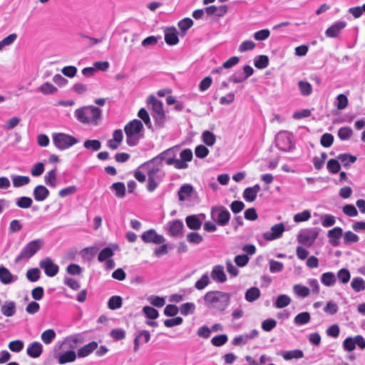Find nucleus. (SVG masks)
Segmentation results:
<instances>
[{
	"instance_id": "obj_6",
	"label": "nucleus",
	"mask_w": 365,
	"mask_h": 365,
	"mask_svg": "<svg viewBox=\"0 0 365 365\" xmlns=\"http://www.w3.org/2000/svg\"><path fill=\"white\" fill-rule=\"evenodd\" d=\"M178 148H171L161 153L158 156L153 159H158L157 163L162 164V161L165 160L168 165H173L176 169H186L188 167L187 164L183 162L178 161L177 157Z\"/></svg>"
},
{
	"instance_id": "obj_1",
	"label": "nucleus",
	"mask_w": 365,
	"mask_h": 365,
	"mask_svg": "<svg viewBox=\"0 0 365 365\" xmlns=\"http://www.w3.org/2000/svg\"><path fill=\"white\" fill-rule=\"evenodd\" d=\"M203 299L207 309L222 312L230 304V296L225 292L209 291L204 295Z\"/></svg>"
},
{
	"instance_id": "obj_23",
	"label": "nucleus",
	"mask_w": 365,
	"mask_h": 365,
	"mask_svg": "<svg viewBox=\"0 0 365 365\" xmlns=\"http://www.w3.org/2000/svg\"><path fill=\"white\" fill-rule=\"evenodd\" d=\"M18 279L16 275H14L11 272L3 265L0 266V282L4 284H9L16 282Z\"/></svg>"
},
{
	"instance_id": "obj_37",
	"label": "nucleus",
	"mask_w": 365,
	"mask_h": 365,
	"mask_svg": "<svg viewBox=\"0 0 365 365\" xmlns=\"http://www.w3.org/2000/svg\"><path fill=\"white\" fill-rule=\"evenodd\" d=\"M311 317L309 312H304L298 314L294 319L296 325L301 326L310 322Z\"/></svg>"
},
{
	"instance_id": "obj_60",
	"label": "nucleus",
	"mask_w": 365,
	"mask_h": 365,
	"mask_svg": "<svg viewBox=\"0 0 365 365\" xmlns=\"http://www.w3.org/2000/svg\"><path fill=\"white\" fill-rule=\"evenodd\" d=\"M21 122V118L19 117H12L9 118L5 124L3 125L4 130H10L15 128Z\"/></svg>"
},
{
	"instance_id": "obj_40",
	"label": "nucleus",
	"mask_w": 365,
	"mask_h": 365,
	"mask_svg": "<svg viewBox=\"0 0 365 365\" xmlns=\"http://www.w3.org/2000/svg\"><path fill=\"white\" fill-rule=\"evenodd\" d=\"M336 277L341 283L345 284L349 282L351 274L349 269L342 268L338 271Z\"/></svg>"
},
{
	"instance_id": "obj_20",
	"label": "nucleus",
	"mask_w": 365,
	"mask_h": 365,
	"mask_svg": "<svg viewBox=\"0 0 365 365\" xmlns=\"http://www.w3.org/2000/svg\"><path fill=\"white\" fill-rule=\"evenodd\" d=\"M150 339V334L147 330H139L135 334L134 339V351H138L140 347V342L148 343Z\"/></svg>"
},
{
	"instance_id": "obj_18",
	"label": "nucleus",
	"mask_w": 365,
	"mask_h": 365,
	"mask_svg": "<svg viewBox=\"0 0 365 365\" xmlns=\"http://www.w3.org/2000/svg\"><path fill=\"white\" fill-rule=\"evenodd\" d=\"M346 23L343 21H338L329 26L325 31L327 37L335 38L346 27Z\"/></svg>"
},
{
	"instance_id": "obj_35",
	"label": "nucleus",
	"mask_w": 365,
	"mask_h": 365,
	"mask_svg": "<svg viewBox=\"0 0 365 365\" xmlns=\"http://www.w3.org/2000/svg\"><path fill=\"white\" fill-rule=\"evenodd\" d=\"M260 297V291L257 287H251L245 292V299L249 302L257 300Z\"/></svg>"
},
{
	"instance_id": "obj_13",
	"label": "nucleus",
	"mask_w": 365,
	"mask_h": 365,
	"mask_svg": "<svg viewBox=\"0 0 365 365\" xmlns=\"http://www.w3.org/2000/svg\"><path fill=\"white\" fill-rule=\"evenodd\" d=\"M39 267L43 269L45 274L50 277L56 276L59 270V267L49 257H46L41 260Z\"/></svg>"
},
{
	"instance_id": "obj_36",
	"label": "nucleus",
	"mask_w": 365,
	"mask_h": 365,
	"mask_svg": "<svg viewBox=\"0 0 365 365\" xmlns=\"http://www.w3.org/2000/svg\"><path fill=\"white\" fill-rule=\"evenodd\" d=\"M11 180L13 185L15 187H19L28 185L30 182V178L28 176L23 175H12Z\"/></svg>"
},
{
	"instance_id": "obj_52",
	"label": "nucleus",
	"mask_w": 365,
	"mask_h": 365,
	"mask_svg": "<svg viewBox=\"0 0 365 365\" xmlns=\"http://www.w3.org/2000/svg\"><path fill=\"white\" fill-rule=\"evenodd\" d=\"M298 86L303 96H309L312 92V86L309 82L300 81L298 83Z\"/></svg>"
},
{
	"instance_id": "obj_33",
	"label": "nucleus",
	"mask_w": 365,
	"mask_h": 365,
	"mask_svg": "<svg viewBox=\"0 0 365 365\" xmlns=\"http://www.w3.org/2000/svg\"><path fill=\"white\" fill-rule=\"evenodd\" d=\"M321 282L326 287H332L336 282V275L331 272H324L321 275Z\"/></svg>"
},
{
	"instance_id": "obj_43",
	"label": "nucleus",
	"mask_w": 365,
	"mask_h": 365,
	"mask_svg": "<svg viewBox=\"0 0 365 365\" xmlns=\"http://www.w3.org/2000/svg\"><path fill=\"white\" fill-rule=\"evenodd\" d=\"M294 293L299 297L305 298L309 296L310 290L307 287L295 284L293 287Z\"/></svg>"
},
{
	"instance_id": "obj_42",
	"label": "nucleus",
	"mask_w": 365,
	"mask_h": 365,
	"mask_svg": "<svg viewBox=\"0 0 365 365\" xmlns=\"http://www.w3.org/2000/svg\"><path fill=\"white\" fill-rule=\"evenodd\" d=\"M56 332L53 329H49L44 331L41 335V339L42 341L46 344H51L56 338Z\"/></svg>"
},
{
	"instance_id": "obj_24",
	"label": "nucleus",
	"mask_w": 365,
	"mask_h": 365,
	"mask_svg": "<svg viewBox=\"0 0 365 365\" xmlns=\"http://www.w3.org/2000/svg\"><path fill=\"white\" fill-rule=\"evenodd\" d=\"M1 312L6 317L14 316L16 312V303L14 301H6L1 307Z\"/></svg>"
},
{
	"instance_id": "obj_15",
	"label": "nucleus",
	"mask_w": 365,
	"mask_h": 365,
	"mask_svg": "<svg viewBox=\"0 0 365 365\" xmlns=\"http://www.w3.org/2000/svg\"><path fill=\"white\" fill-rule=\"evenodd\" d=\"M284 230L282 223L276 224L271 227L269 231L263 233V238L268 241L274 240L281 237Z\"/></svg>"
},
{
	"instance_id": "obj_11",
	"label": "nucleus",
	"mask_w": 365,
	"mask_h": 365,
	"mask_svg": "<svg viewBox=\"0 0 365 365\" xmlns=\"http://www.w3.org/2000/svg\"><path fill=\"white\" fill-rule=\"evenodd\" d=\"M164 229L171 237H178L182 235L184 225L180 220H174L168 222Z\"/></svg>"
},
{
	"instance_id": "obj_5",
	"label": "nucleus",
	"mask_w": 365,
	"mask_h": 365,
	"mask_svg": "<svg viewBox=\"0 0 365 365\" xmlns=\"http://www.w3.org/2000/svg\"><path fill=\"white\" fill-rule=\"evenodd\" d=\"M44 242L41 239H36L28 242L22 249L21 252L16 256L15 262L16 263L25 260L27 261L36 255L43 247Z\"/></svg>"
},
{
	"instance_id": "obj_2",
	"label": "nucleus",
	"mask_w": 365,
	"mask_h": 365,
	"mask_svg": "<svg viewBox=\"0 0 365 365\" xmlns=\"http://www.w3.org/2000/svg\"><path fill=\"white\" fill-rule=\"evenodd\" d=\"M158 159H152L143 165L146 170L148 175L147 189L149 192H153L162 182L165 173L162 170V164L157 163Z\"/></svg>"
},
{
	"instance_id": "obj_16",
	"label": "nucleus",
	"mask_w": 365,
	"mask_h": 365,
	"mask_svg": "<svg viewBox=\"0 0 365 365\" xmlns=\"http://www.w3.org/2000/svg\"><path fill=\"white\" fill-rule=\"evenodd\" d=\"M317 235L318 233L314 230H304L298 235V241L303 245H311L315 241Z\"/></svg>"
},
{
	"instance_id": "obj_3",
	"label": "nucleus",
	"mask_w": 365,
	"mask_h": 365,
	"mask_svg": "<svg viewBox=\"0 0 365 365\" xmlns=\"http://www.w3.org/2000/svg\"><path fill=\"white\" fill-rule=\"evenodd\" d=\"M74 115L81 123L96 126L102 116V110L93 106H83L75 110Z\"/></svg>"
},
{
	"instance_id": "obj_27",
	"label": "nucleus",
	"mask_w": 365,
	"mask_h": 365,
	"mask_svg": "<svg viewBox=\"0 0 365 365\" xmlns=\"http://www.w3.org/2000/svg\"><path fill=\"white\" fill-rule=\"evenodd\" d=\"M97 348L98 343L96 341H91L78 349L77 351V356L79 358L86 357L88 355H90Z\"/></svg>"
},
{
	"instance_id": "obj_63",
	"label": "nucleus",
	"mask_w": 365,
	"mask_h": 365,
	"mask_svg": "<svg viewBox=\"0 0 365 365\" xmlns=\"http://www.w3.org/2000/svg\"><path fill=\"white\" fill-rule=\"evenodd\" d=\"M143 312L148 318L151 319H155L159 316L158 310L149 306L144 307L143 308Z\"/></svg>"
},
{
	"instance_id": "obj_26",
	"label": "nucleus",
	"mask_w": 365,
	"mask_h": 365,
	"mask_svg": "<svg viewBox=\"0 0 365 365\" xmlns=\"http://www.w3.org/2000/svg\"><path fill=\"white\" fill-rule=\"evenodd\" d=\"M260 186L258 184L255 185L252 187H249L245 189L242 196L247 202H253L257 195V193L260 190Z\"/></svg>"
},
{
	"instance_id": "obj_45",
	"label": "nucleus",
	"mask_w": 365,
	"mask_h": 365,
	"mask_svg": "<svg viewBox=\"0 0 365 365\" xmlns=\"http://www.w3.org/2000/svg\"><path fill=\"white\" fill-rule=\"evenodd\" d=\"M83 147L89 150L98 151L101 148V143L98 140H86L83 143Z\"/></svg>"
},
{
	"instance_id": "obj_64",
	"label": "nucleus",
	"mask_w": 365,
	"mask_h": 365,
	"mask_svg": "<svg viewBox=\"0 0 365 365\" xmlns=\"http://www.w3.org/2000/svg\"><path fill=\"white\" fill-rule=\"evenodd\" d=\"M352 130L349 127H342L338 131V136L342 140L350 138L352 135Z\"/></svg>"
},
{
	"instance_id": "obj_58",
	"label": "nucleus",
	"mask_w": 365,
	"mask_h": 365,
	"mask_svg": "<svg viewBox=\"0 0 365 365\" xmlns=\"http://www.w3.org/2000/svg\"><path fill=\"white\" fill-rule=\"evenodd\" d=\"M193 25V21L190 18H185L178 22V27L181 32L185 34V32Z\"/></svg>"
},
{
	"instance_id": "obj_30",
	"label": "nucleus",
	"mask_w": 365,
	"mask_h": 365,
	"mask_svg": "<svg viewBox=\"0 0 365 365\" xmlns=\"http://www.w3.org/2000/svg\"><path fill=\"white\" fill-rule=\"evenodd\" d=\"M118 246L117 245H112L111 247H105L103 249L98 257V260L101 262H104L114 255V250H118Z\"/></svg>"
},
{
	"instance_id": "obj_32",
	"label": "nucleus",
	"mask_w": 365,
	"mask_h": 365,
	"mask_svg": "<svg viewBox=\"0 0 365 365\" xmlns=\"http://www.w3.org/2000/svg\"><path fill=\"white\" fill-rule=\"evenodd\" d=\"M280 355L284 360L289 361L293 359H299L304 356V353L302 350L294 349L290 351H281Z\"/></svg>"
},
{
	"instance_id": "obj_61",
	"label": "nucleus",
	"mask_w": 365,
	"mask_h": 365,
	"mask_svg": "<svg viewBox=\"0 0 365 365\" xmlns=\"http://www.w3.org/2000/svg\"><path fill=\"white\" fill-rule=\"evenodd\" d=\"M41 272L38 268L29 269L26 272L27 279L32 282H36L39 279Z\"/></svg>"
},
{
	"instance_id": "obj_10",
	"label": "nucleus",
	"mask_w": 365,
	"mask_h": 365,
	"mask_svg": "<svg viewBox=\"0 0 365 365\" xmlns=\"http://www.w3.org/2000/svg\"><path fill=\"white\" fill-rule=\"evenodd\" d=\"M361 349H365V339L361 335H356L354 337H347L343 341V348L346 351H351L355 349L356 346Z\"/></svg>"
},
{
	"instance_id": "obj_39",
	"label": "nucleus",
	"mask_w": 365,
	"mask_h": 365,
	"mask_svg": "<svg viewBox=\"0 0 365 365\" xmlns=\"http://www.w3.org/2000/svg\"><path fill=\"white\" fill-rule=\"evenodd\" d=\"M351 287L356 292L365 290V281L361 277H354L351 282Z\"/></svg>"
},
{
	"instance_id": "obj_56",
	"label": "nucleus",
	"mask_w": 365,
	"mask_h": 365,
	"mask_svg": "<svg viewBox=\"0 0 365 365\" xmlns=\"http://www.w3.org/2000/svg\"><path fill=\"white\" fill-rule=\"evenodd\" d=\"M268 64L269 58L265 55L259 56L255 59V66L259 69L265 68Z\"/></svg>"
},
{
	"instance_id": "obj_41",
	"label": "nucleus",
	"mask_w": 365,
	"mask_h": 365,
	"mask_svg": "<svg viewBox=\"0 0 365 365\" xmlns=\"http://www.w3.org/2000/svg\"><path fill=\"white\" fill-rule=\"evenodd\" d=\"M45 182L47 185L55 187L56 186V169L54 168L49 172L44 177Z\"/></svg>"
},
{
	"instance_id": "obj_8",
	"label": "nucleus",
	"mask_w": 365,
	"mask_h": 365,
	"mask_svg": "<svg viewBox=\"0 0 365 365\" xmlns=\"http://www.w3.org/2000/svg\"><path fill=\"white\" fill-rule=\"evenodd\" d=\"M148 103L151 104L153 110V117L156 124L162 126L165 122V115L163 108V103L154 96H150L148 98Z\"/></svg>"
},
{
	"instance_id": "obj_47",
	"label": "nucleus",
	"mask_w": 365,
	"mask_h": 365,
	"mask_svg": "<svg viewBox=\"0 0 365 365\" xmlns=\"http://www.w3.org/2000/svg\"><path fill=\"white\" fill-rule=\"evenodd\" d=\"M202 141L207 146H212L216 141L215 135L209 130H205L202 134Z\"/></svg>"
},
{
	"instance_id": "obj_55",
	"label": "nucleus",
	"mask_w": 365,
	"mask_h": 365,
	"mask_svg": "<svg viewBox=\"0 0 365 365\" xmlns=\"http://www.w3.org/2000/svg\"><path fill=\"white\" fill-rule=\"evenodd\" d=\"M38 91L44 95H48L56 93L57 88L51 83L46 82L38 88Z\"/></svg>"
},
{
	"instance_id": "obj_22",
	"label": "nucleus",
	"mask_w": 365,
	"mask_h": 365,
	"mask_svg": "<svg viewBox=\"0 0 365 365\" xmlns=\"http://www.w3.org/2000/svg\"><path fill=\"white\" fill-rule=\"evenodd\" d=\"M200 216L205 217L203 214H201ZM185 223L189 229L198 230L202 225V221L200 220V215H191L186 217Z\"/></svg>"
},
{
	"instance_id": "obj_57",
	"label": "nucleus",
	"mask_w": 365,
	"mask_h": 365,
	"mask_svg": "<svg viewBox=\"0 0 365 365\" xmlns=\"http://www.w3.org/2000/svg\"><path fill=\"white\" fill-rule=\"evenodd\" d=\"M17 38L16 34H11L8 36L0 41V51H1L5 46L12 45Z\"/></svg>"
},
{
	"instance_id": "obj_62",
	"label": "nucleus",
	"mask_w": 365,
	"mask_h": 365,
	"mask_svg": "<svg viewBox=\"0 0 365 365\" xmlns=\"http://www.w3.org/2000/svg\"><path fill=\"white\" fill-rule=\"evenodd\" d=\"M269 272L272 273L280 272L284 269L283 263L274 259H270L269 261Z\"/></svg>"
},
{
	"instance_id": "obj_50",
	"label": "nucleus",
	"mask_w": 365,
	"mask_h": 365,
	"mask_svg": "<svg viewBox=\"0 0 365 365\" xmlns=\"http://www.w3.org/2000/svg\"><path fill=\"white\" fill-rule=\"evenodd\" d=\"M291 302V299L289 296L286 294H281L278 296L276 302L275 307L278 309L284 308L288 306Z\"/></svg>"
},
{
	"instance_id": "obj_9",
	"label": "nucleus",
	"mask_w": 365,
	"mask_h": 365,
	"mask_svg": "<svg viewBox=\"0 0 365 365\" xmlns=\"http://www.w3.org/2000/svg\"><path fill=\"white\" fill-rule=\"evenodd\" d=\"M211 217L220 226H225L230 221V214L225 207L217 206L212 207Z\"/></svg>"
},
{
	"instance_id": "obj_31",
	"label": "nucleus",
	"mask_w": 365,
	"mask_h": 365,
	"mask_svg": "<svg viewBox=\"0 0 365 365\" xmlns=\"http://www.w3.org/2000/svg\"><path fill=\"white\" fill-rule=\"evenodd\" d=\"M49 195V190L43 185H37L34 189V197L36 201H43Z\"/></svg>"
},
{
	"instance_id": "obj_49",
	"label": "nucleus",
	"mask_w": 365,
	"mask_h": 365,
	"mask_svg": "<svg viewBox=\"0 0 365 365\" xmlns=\"http://www.w3.org/2000/svg\"><path fill=\"white\" fill-rule=\"evenodd\" d=\"M210 282L207 273H205L195 284V287L198 290L205 289Z\"/></svg>"
},
{
	"instance_id": "obj_7",
	"label": "nucleus",
	"mask_w": 365,
	"mask_h": 365,
	"mask_svg": "<svg viewBox=\"0 0 365 365\" xmlns=\"http://www.w3.org/2000/svg\"><path fill=\"white\" fill-rule=\"evenodd\" d=\"M52 140L56 148L60 150H66L79 142L75 137L64 133H53Z\"/></svg>"
},
{
	"instance_id": "obj_38",
	"label": "nucleus",
	"mask_w": 365,
	"mask_h": 365,
	"mask_svg": "<svg viewBox=\"0 0 365 365\" xmlns=\"http://www.w3.org/2000/svg\"><path fill=\"white\" fill-rule=\"evenodd\" d=\"M337 159L342 163L344 167L347 168L356 160V157L348 153H344L339 155Z\"/></svg>"
},
{
	"instance_id": "obj_46",
	"label": "nucleus",
	"mask_w": 365,
	"mask_h": 365,
	"mask_svg": "<svg viewBox=\"0 0 365 365\" xmlns=\"http://www.w3.org/2000/svg\"><path fill=\"white\" fill-rule=\"evenodd\" d=\"M33 200L29 197H20L16 199V205L22 209H28L31 207Z\"/></svg>"
},
{
	"instance_id": "obj_51",
	"label": "nucleus",
	"mask_w": 365,
	"mask_h": 365,
	"mask_svg": "<svg viewBox=\"0 0 365 365\" xmlns=\"http://www.w3.org/2000/svg\"><path fill=\"white\" fill-rule=\"evenodd\" d=\"M195 310V304L192 302L184 303L180 307V312L184 316L194 313Z\"/></svg>"
},
{
	"instance_id": "obj_48",
	"label": "nucleus",
	"mask_w": 365,
	"mask_h": 365,
	"mask_svg": "<svg viewBox=\"0 0 365 365\" xmlns=\"http://www.w3.org/2000/svg\"><path fill=\"white\" fill-rule=\"evenodd\" d=\"M320 220L321 224L324 227H329L336 223V217L330 214L322 215Z\"/></svg>"
},
{
	"instance_id": "obj_29",
	"label": "nucleus",
	"mask_w": 365,
	"mask_h": 365,
	"mask_svg": "<svg viewBox=\"0 0 365 365\" xmlns=\"http://www.w3.org/2000/svg\"><path fill=\"white\" fill-rule=\"evenodd\" d=\"M193 192V187L190 184L182 185L178 191V198L180 201L188 200Z\"/></svg>"
},
{
	"instance_id": "obj_21",
	"label": "nucleus",
	"mask_w": 365,
	"mask_h": 365,
	"mask_svg": "<svg viewBox=\"0 0 365 365\" xmlns=\"http://www.w3.org/2000/svg\"><path fill=\"white\" fill-rule=\"evenodd\" d=\"M211 278L216 282L224 283L227 280V277L222 265H215L211 271Z\"/></svg>"
},
{
	"instance_id": "obj_12",
	"label": "nucleus",
	"mask_w": 365,
	"mask_h": 365,
	"mask_svg": "<svg viewBox=\"0 0 365 365\" xmlns=\"http://www.w3.org/2000/svg\"><path fill=\"white\" fill-rule=\"evenodd\" d=\"M141 239L145 243H153L155 245H160L165 242V238L156 232L153 229L145 231L141 235Z\"/></svg>"
},
{
	"instance_id": "obj_59",
	"label": "nucleus",
	"mask_w": 365,
	"mask_h": 365,
	"mask_svg": "<svg viewBox=\"0 0 365 365\" xmlns=\"http://www.w3.org/2000/svg\"><path fill=\"white\" fill-rule=\"evenodd\" d=\"M338 159H330L327 162V168L330 173L336 174L339 171L341 165Z\"/></svg>"
},
{
	"instance_id": "obj_19",
	"label": "nucleus",
	"mask_w": 365,
	"mask_h": 365,
	"mask_svg": "<svg viewBox=\"0 0 365 365\" xmlns=\"http://www.w3.org/2000/svg\"><path fill=\"white\" fill-rule=\"evenodd\" d=\"M343 236V230L339 227H335L327 232L329 242L334 247L339 245V239Z\"/></svg>"
},
{
	"instance_id": "obj_25",
	"label": "nucleus",
	"mask_w": 365,
	"mask_h": 365,
	"mask_svg": "<svg viewBox=\"0 0 365 365\" xmlns=\"http://www.w3.org/2000/svg\"><path fill=\"white\" fill-rule=\"evenodd\" d=\"M43 352V346L38 341H34L29 344L26 353L31 358L39 357Z\"/></svg>"
},
{
	"instance_id": "obj_28",
	"label": "nucleus",
	"mask_w": 365,
	"mask_h": 365,
	"mask_svg": "<svg viewBox=\"0 0 365 365\" xmlns=\"http://www.w3.org/2000/svg\"><path fill=\"white\" fill-rule=\"evenodd\" d=\"M165 41L168 45H176L178 41V31L175 28H168L165 30Z\"/></svg>"
},
{
	"instance_id": "obj_14",
	"label": "nucleus",
	"mask_w": 365,
	"mask_h": 365,
	"mask_svg": "<svg viewBox=\"0 0 365 365\" xmlns=\"http://www.w3.org/2000/svg\"><path fill=\"white\" fill-rule=\"evenodd\" d=\"M276 145L282 151H289L292 144L289 135L285 132L278 133L276 136Z\"/></svg>"
},
{
	"instance_id": "obj_54",
	"label": "nucleus",
	"mask_w": 365,
	"mask_h": 365,
	"mask_svg": "<svg viewBox=\"0 0 365 365\" xmlns=\"http://www.w3.org/2000/svg\"><path fill=\"white\" fill-rule=\"evenodd\" d=\"M202 240V236L198 232H192L187 235V241L190 244L199 245Z\"/></svg>"
},
{
	"instance_id": "obj_44",
	"label": "nucleus",
	"mask_w": 365,
	"mask_h": 365,
	"mask_svg": "<svg viewBox=\"0 0 365 365\" xmlns=\"http://www.w3.org/2000/svg\"><path fill=\"white\" fill-rule=\"evenodd\" d=\"M123 300L120 296H113L108 302V307L111 310H115L122 307Z\"/></svg>"
},
{
	"instance_id": "obj_17",
	"label": "nucleus",
	"mask_w": 365,
	"mask_h": 365,
	"mask_svg": "<svg viewBox=\"0 0 365 365\" xmlns=\"http://www.w3.org/2000/svg\"><path fill=\"white\" fill-rule=\"evenodd\" d=\"M123 139V133L122 130L118 129L114 130L112 138L107 141L106 145L110 150H117L120 145Z\"/></svg>"
},
{
	"instance_id": "obj_4",
	"label": "nucleus",
	"mask_w": 365,
	"mask_h": 365,
	"mask_svg": "<svg viewBox=\"0 0 365 365\" xmlns=\"http://www.w3.org/2000/svg\"><path fill=\"white\" fill-rule=\"evenodd\" d=\"M143 125L139 120L135 119L127 123L124 128L126 143L129 146H135L142 137Z\"/></svg>"
},
{
	"instance_id": "obj_53",
	"label": "nucleus",
	"mask_w": 365,
	"mask_h": 365,
	"mask_svg": "<svg viewBox=\"0 0 365 365\" xmlns=\"http://www.w3.org/2000/svg\"><path fill=\"white\" fill-rule=\"evenodd\" d=\"M110 188L115 191V195L118 197H123L125 194V187L124 183L123 182H115L113 183Z\"/></svg>"
},
{
	"instance_id": "obj_34",
	"label": "nucleus",
	"mask_w": 365,
	"mask_h": 365,
	"mask_svg": "<svg viewBox=\"0 0 365 365\" xmlns=\"http://www.w3.org/2000/svg\"><path fill=\"white\" fill-rule=\"evenodd\" d=\"M77 354L74 351H67L59 355L58 361L60 364L73 362L76 360Z\"/></svg>"
}]
</instances>
